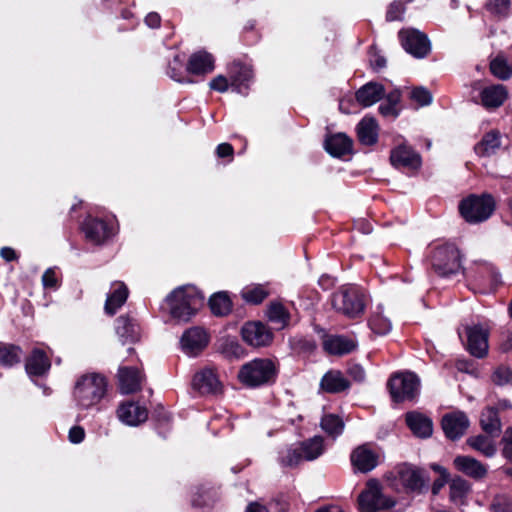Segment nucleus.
<instances>
[{
	"instance_id": "nucleus-3",
	"label": "nucleus",
	"mask_w": 512,
	"mask_h": 512,
	"mask_svg": "<svg viewBox=\"0 0 512 512\" xmlns=\"http://www.w3.org/2000/svg\"><path fill=\"white\" fill-rule=\"evenodd\" d=\"M277 372V367L272 360L256 358L240 368L238 378L245 386L255 388L274 383Z\"/></svg>"
},
{
	"instance_id": "nucleus-35",
	"label": "nucleus",
	"mask_w": 512,
	"mask_h": 512,
	"mask_svg": "<svg viewBox=\"0 0 512 512\" xmlns=\"http://www.w3.org/2000/svg\"><path fill=\"white\" fill-rule=\"evenodd\" d=\"M297 444L304 461H313L317 459L325 450L324 439L321 436H314Z\"/></svg>"
},
{
	"instance_id": "nucleus-48",
	"label": "nucleus",
	"mask_w": 512,
	"mask_h": 512,
	"mask_svg": "<svg viewBox=\"0 0 512 512\" xmlns=\"http://www.w3.org/2000/svg\"><path fill=\"white\" fill-rule=\"evenodd\" d=\"M490 509L492 512H512V497L505 493L495 495Z\"/></svg>"
},
{
	"instance_id": "nucleus-9",
	"label": "nucleus",
	"mask_w": 512,
	"mask_h": 512,
	"mask_svg": "<svg viewBox=\"0 0 512 512\" xmlns=\"http://www.w3.org/2000/svg\"><path fill=\"white\" fill-rule=\"evenodd\" d=\"M467 336L466 348L476 358H483L488 353L489 327L487 324L477 323L465 326Z\"/></svg>"
},
{
	"instance_id": "nucleus-43",
	"label": "nucleus",
	"mask_w": 512,
	"mask_h": 512,
	"mask_svg": "<svg viewBox=\"0 0 512 512\" xmlns=\"http://www.w3.org/2000/svg\"><path fill=\"white\" fill-rule=\"evenodd\" d=\"M185 71H187V66L185 67V56L175 54L168 64L167 75L177 82H184Z\"/></svg>"
},
{
	"instance_id": "nucleus-30",
	"label": "nucleus",
	"mask_w": 512,
	"mask_h": 512,
	"mask_svg": "<svg viewBox=\"0 0 512 512\" xmlns=\"http://www.w3.org/2000/svg\"><path fill=\"white\" fill-rule=\"evenodd\" d=\"M112 289V292L107 295L104 306L105 312L109 315H114L128 297V288L123 282L113 283Z\"/></svg>"
},
{
	"instance_id": "nucleus-37",
	"label": "nucleus",
	"mask_w": 512,
	"mask_h": 512,
	"mask_svg": "<svg viewBox=\"0 0 512 512\" xmlns=\"http://www.w3.org/2000/svg\"><path fill=\"white\" fill-rule=\"evenodd\" d=\"M493 438L494 437L490 435L472 436L467 439V444L474 450L480 452L485 457H492L497 451Z\"/></svg>"
},
{
	"instance_id": "nucleus-60",
	"label": "nucleus",
	"mask_w": 512,
	"mask_h": 512,
	"mask_svg": "<svg viewBox=\"0 0 512 512\" xmlns=\"http://www.w3.org/2000/svg\"><path fill=\"white\" fill-rule=\"evenodd\" d=\"M145 23L150 28H158L160 26V24H161V17L156 12H150L145 17Z\"/></svg>"
},
{
	"instance_id": "nucleus-39",
	"label": "nucleus",
	"mask_w": 512,
	"mask_h": 512,
	"mask_svg": "<svg viewBox=\"0 0 512 512\" xmlns=\"http://www.w3.org/2000/svg\"><path fill=\"white\" fill-rule=\"evenodd\" d=\"M304 461L298 444L282 449L279 452L278 462L282 467L294 468Z\"/></svg>"
},
{
	"instance_id": "nucleus-31",
	"label": "nucleus",
	"mask_w": 512,
	"mask_h": 512,
	"mask_svg": "<svg viewBox=\"0 0 512 512\" xmlns=\"http://www.w3.org/2000/svg\"><path fill=\"white\" fill-rule=\"evenodd\" d=\"M454 465L457 470L476 479L483 478L487 474L486 466L469 456H457L454 459Z\"/></svg>"
},
{
	"instance_id": "nucleus-64",
	"label": "nucleus",
	"mask_w": 512,
	"mask_h": 512,
	"mask_svg": "<svg viewBox=\"0 0 512 512\" xmlns=\"http://www.w3.org/2000/svg\"><path fill=\"white\" fill-rule=\"evenodd\" d=\"M245 512H268V510L263 505H260L257 502H252L247 506Z\"/></svg>"
},
{
	"instance_id": "nucleus-52",
	"label": "nucleus",
	"mask_w": 512,
	"mask_h": 512,
	"mask_svg": "<svg viewBox=\"0 0 512 512\" xmlns=\"http://www.w3.org/2000/svg\"><path fill=\"white\" fill-rule=\"evenodd\" d=\"M42 285L45 289H57L59 287L58 273L55 267L48 268L42 275Z\"/></svg>"
},
{
	"instance_id": "nucleus-63",
	"label": "nucleus",
	"mask_w": 512,
	"mask_h": 512,
	"mask_svg": "<svg viewBox=\"0 0 512 512\" xmlns=\"http://www.w3.org/2000/svg\"><path fill=\"white\" fill-rule=\"evenodd\" d=\"M371 65L375 70L382 69L386 66V59L383 56L376 55L374 59L371 60Z\"/></svg>"
},
{
	"instance_id": "nucleus-13",
	"label": "nucleus",
	"mask_w": 512,
	"mask_h": 512,
	"mask_svg": "<svg viewBox=\"0 0 512 512\" xmlns=\"http://www.w3.org/2000/svg\"><path fill=\"white\" fill-rule=\"evenodd\" d=\"M243 340L253 347L267 346L272 342L273 333L261 322H248L241 330Z\"/></svg>"
},
{
	"instance_id": "nucleus-27",
	"label": "nucleus",
	"mask_w": 512,
	"mask_h": 512,
	"mask_svg": "<svg viewBox=\"0 0 512 512\" xmlns=\"http://www.w3.org/2000/svg\"><path fill=\"white\" fill-rule=\"evenodd\" d=\"M384 93L385 88L382 84L368 82L357 90L355 97L359 104L369 107L381 100Z\"/></svg>"
},
{
	"instance_id": "nucleus-47",
	"label": "nucleus",
	"mask_w": 512,
	"mask_h": 512,
	"mask_svg": "<svg viewBox=\"0 0 512 512\" xmlns=\"http://www.w3.org/2000/svg\"><path fill=\"white\" fill-rule=\"evenodd\" d=\"M268 296V291L262 285L246 287L242 290L243 299L252 304L261 303Z\"/></svg>"
},
{
	"instance_id": "nucleus-54",
	"label": "nucleus",
	"mask_w": 512,
	"mask_h": 512,
	"mask_svg": "<svg viewBox=\"0 0 512 512\" xmlns=\"http://www.w3.org/2000/svg\"><path fill=\"white\" fill-rule=\"evenodd\" d=\"M209 86L212 90L224 93L231 86V83L229 84V80L225 76L218 75L210 81Z\"/></svg>"
},
{
	"instance_id": "nucleus-34",
	"label": "nucleus",
	"mask_w": 512,
	"mask_h": 512,
	"mask_svg": "<svg viewBox=\"0 0 512 512\" xmlns=\"http://www.w3.org/2000/svg\"><path fill=\"white\" fill-rule=\"evenodd\" d=\"M482 429L492 437H497L501 433V421L498 415V409L494 407L485 408L480 417Z\"/></svg>"
},
{
	"instance_id": "nucleus-41",
	"label": "nucleus",
	"mask_w": 512,
	"mask_h": 512,
	"mask_svg": "<svg viewBox=\"0 0 512 512\" xmlns=\"http://www.w3.org/2000/svg\"><path fill=\"white\" fill-rule=\"evenodd\" d=\"M209 306L214 315L224 316L231 311V301L224 292L215 293L209 300Z\"/></svg>"
},
{
	"instance_id": "nucleus-53",
	"label": "nucleus",
	"mask_w": 512,
	"mask_h": 512,
	"mask_svg": "<svg viewBox=\"0 0 512 512\" xmlns=\"http://www.w3.org/2000/svg\"><path fill=\"white\" fill-rule=\"evenodd\" d=\"M405 7L404 4L400 1H394L388 7L386 12L387 21H398L402 20V16L404 14Z\"/></svg>"
},
{
	"instance_id": "nucleus-28",
	"label": "nucleus",
	"mask_w": 512,
	"mask_h": 512,
	"mask_svg": "<svg viewBox=\"0 0 512 512\" xmlns=\"http://www.w3.org/2000/svg\"><path fill=\"white\" fill-rule=\"evenodd\" d=\"M353 141L346 134L338 133L325 140L326 151L334 157H343L352 152Z\"/></svg>"
},
{
	"instance_id": "nucleus-18",
	"label": "nucleus",
	"mask_w": 512,
	"mask_h": 512,
	"mask_svg": "<svg viewBox=\"0 0 512 512\" xmlns=\"http://www.w3.org/2000/svg\"><path fill=\"white\" fill-rule=\"evenodd\" d=\"M350 458L353 467L362 473H367L378 465V455L368 445L354 449Z\"/></svg>"
},
{
	"instance_id": "nucleus-6",
	"label": "nucleus",
	"mask_w": 512,
	"mask_h": 512,
	"mask_svg": "<svg viewBox=\"0 0 512 512\" xmlns=\"http://www.w3.org/2000/svg\"><path fill=\"white\" fill-rule=\"evenodd\" d=\"M396 502L383 494L378 480L370 479L358 497L360 512H380L394 507Z\"/></svg>"
},
{
	"instance_id": "nucleus-32",
	"label": "nucleus",
	"mask_w": 512,
	"mask_h": 512,
	"mask_svg": "<svg viewBox=\"0 0 512 512\" xmlns=\"http://www.w3.org/2000/svg\"><path fill=\"white\" fill-rule=\"evenodd\" d=\"M357 136L361 144L374 145L378 140V124L372 117H364L357 125Z\"/></svg>"
},
{
	"instance_id": "nucleus-55",
	"label": "nucleus",
	"mask_w": 512,
	"mask_h": 512,
	"mask_svg": "<svg viewBox=\"0 0 512 512\" xmlns=\"http://www.w3.org/2000/svg\"><path fill=\"white\" fill-rule=\"evenodd\" d=\"M503 456L512 462V428H508L503 436Z\"/></svg>"
},
{
	"instance_id": "nucleus-26",
	"label": "nucleus",
	"mask_w": 512,
	"mask_h": 512,
	"mask_svg": "<svg viewBox=\"0 0 512 512\" xmlns=\"http://www.w3.org/2000/svg\"><path fill=\"white\" fill-rule=\"evenodd\" d=\"M357 343L348 337L340 335L327 336L323 341L324 350L331 355H344L352 352Z\"/></svg>"
},
{
	"instance_id": "nucleus-33",
	"label": "nucleus",
	"mask_w": 512,
	"mask_h": 512,
	"mask_svg": "<svg viewBox=\"0 0 512 512\" xmlns=\"http://www.w3.org/2000/svg\"><path fill=\"white\" fill-rule=\"evenodd\" d=\"M213 69L212 55L202 51L192 54L187 64V71L196 75L210 73Z\"/></svg>"
},
{
	"instance_id": "nucleus-44",
	"label": "nucleus",
	"mask_w": 512,
	"mask_h": 512,
	"mask_svg": "<svg viewBox=\"0 0 512 512\" xmlns=\"http://www.w3.org/2000/svg\"><path fill=\"white\" fill-rule=\"evenodd\" d=\"M450 500L456 504H463L470 489L468 482L460 477L454 478L450 485Z\"/></svg>"
},
{
	"instance_id": "nucleus-57",
	"label": "nucleus",
	"mask_w": 512,
	"mask_h": 512,
	"mask_svg": "<svg viewBox=\"0 0 512 512\" xmlns=\"http://www.w3.org/2000/svg\"><path fill=\"white\" fill-rule=\"evenodd\" d=\"M233 153L234 149L229 143H221L216 148V154L219 158L230 157V160H232Z\"/></svg>"
},
{
	"instance_id": "nucleus-29",
	"label": "nucleus",
	"mask_w": 512,
	"mask_h": 512,
	"mask_svg": "<svg viewBox=\"0 0 512 512\" xmlns=\"http://www.w3.org/2000/svg\"><path fill=\"white\" fill-rule=\"evenodd\" d=\"M51 362L46 353L39 349H33L31 355L27 358L25 368L29 375L42 376L49 371Z\"/></svg>"
},
{
	"instance_id": "nucleus-40",
	"label": "nucleus",
	"mask_w": 512,
	"mask_h": 512,
	"mask_svg": "<svg viewBox=\"0 0 512 512\" xmlns=\"http://www.w3.org/2000/svg\"><path fill=\"white\" fill-rule=\"evenodd\" d=\"M320 426L329 436L336 438L342 434L345 424L343 419L336 414L323 415Z\"/></svg>"
},
{
	"instance_id": "nucleus-19",
	"label": "nucleus",
	"mask_w": 512,
	"mask_h": 512,
	"mask_svg": "<svg viewBox=\"0 0 512 512\" xmlns=\"http://www.w3.org/2000/svg\"><path fill=\"white\" fill-rule=\"evenodd\" d=\"M117 415L121 422L129 426H137L148 417L147 410L134 402L121 404L117 410Z\"/></svg>"
},
{
	"instance_id": "nucleus-25",
	"label": "nucleus",
	"mask_w": 512,
	"mask_h": 512,
	"mask_svg": "<svg viewBox=\"0 0 512 512\" xmlns=\"http://www.w3.org/2000/svg\"><path fill=\"white\" fill-rule=\"evenodd\" d=\"M508 97V90L502 84L490 85L480 92L481 104L487 109L500 107Z\"/></svg>"
},
{
	"instance_id": "nucleus-2",
	"label": "nucleus",
	"mask_w": 512,
	"mask_h": 512,
	"mask_svg": "<svg viewBox=\"0 0 512 512\" xmlns=\"http://www.w3.org/2000/svg\"><path fill=\"white\" fill-rule=\"evenodd\" d=\"M173 318L187 322L196 314L203 304V296L192 285L178 287L166 298Z\"/></svg>"
},
{
	"instance_id": "nucleus-23",
	"label": "nucleus",
	"mask_w": 512,
	"mask_h": 512,
	"mask_svg": "<svg viewBox=\"0 0 512 512\" xmlns=\"http://www.w3.org/2000/svg\"><path fill=\"white\" fill-rule=\"evenodd\" d=\"M397 478L407 491L420 492L424 487V479L419 470L409 465H401L397 469Z\"/></svg>"
},
{
	"instance_id": "nucleus-4",
	"label": "nucleus",
	"mask_w": 512,
	"mask_h": 512,
	"mask_svg": "<svg viewBox=\"0 0 512 512\" xmlns=\"http://www.w3.org/2000/svg\"><path fill=\"white\" fill-rule=\"evenodd\" d=\"M333 308L348 318L360 317L366 307V296L356 286H343L332 295Z\"/></svg>"
},
{
	"instance_id": "nucleus-59",
	"label": "nucleus",
	"mask_w": 512,
	"mask_h": 512,
	"mask_svg": "<svg viewBox=\"0 0 512 512\" xmlns=\"http://www.w3.org/2000/svg\"><path fill=\"white\" fill-rule=\"evenodd\" d=\"M348 373L357 382H362L365 379V371L360 365L351 366Z\"/></svg>"
},
{
	"instance_id": "nucleus-45",
	"label": "nucleus",
	"mask_w": 512,
	"mask_h": 512,
	"mask_svg": "<svg viewBox=\"0 0 512 512\" xmlns=\"http://www.w3.org/2000/svg\"><path fill=\"white\" fill-rule=\"evenodd\" d=\"M268 319L284 328L289 321V313L281 303H272L267 311Z\"/></svg>"
},
{
	"instance_id": "nucleus-16",
	"label": "nucleus",
	"mask_w": 512,
	"mask_h": 512,
	"mask_svg": "<svg viewBox=\"0 0 512 512\" xmlns=\"http://www.w3.org/2000/svg\"><path fill=\"white\" fill-rule=\"evenodd\" d=\"M85 237L95 245L103 244L113 235V229L104 220L88 217L82 226Z\"/></svg>"
},
{
	"instance_id": "nucleus-15",
	"label": "nucleus",
	"mask_w": 512,
	"mask_h": 512,
	"mask_svg": "<svg viewBox=\"0 0 512 512\" xmlns=\"http://www.w3.org/2000/svg\"><path fill=\"white\" fill-rule=\"evenodd\" d=\"M469 424L468 417L462 411L445 414L441 422L444 434L450 440L461 438L468 429Z\"/></svg>"
},
{
	"instance_id": "nucleus-10",
	"label": "nucleus",
	"mask_w": 512,
	"mask_h": 512,
	"mask_svg": "<svg viewBox=\"0 0 512 512\" xmlns=\"http://www.w3.org/2000/svg\"><path fill=\"white\" fill-rule=\"evenodd\" d=\"M399 38L405 51L415 58H424L430 51V41L426 34L416 29L399 32Z\"/></svg>"
},
{
	"instance_id": "nucleus-51",
	"label": "nucleus",
	"mask_w": 512,
	"mask_h": 512,
	"mask_svg": "<svg viewBox=\"0 0 512 512\" xmlns=\"http://www.w3.org/2000/svg\"><path fill=\"white\" fill-rule=\"evenodd\" d=\"M492 381L499 386L512 382V371L506 366H499L492 374Z\"/></svg>"
},
{
	"instance_id": "nucleus-56",
	"label": "nucleus",
	"mask_w": 512,
	"mask_h": 512,
	"mask_svg": "<svg viewBox=\"0 0 512 512\" xmlns=\"http://www.w3.org/2000/svg\"><path fill=\"white\" fill-rule=\"evenodd\" d=\"M68 438L71 443L79 444L85 438V431L81 426H73L69 430Z\"/></svg>"
},
{
	"instance_id": "nucleus-36",
	"label": "nucleus",
	"mask_w": 512,
	"mask_h": 512,
	"mask_svg": "<svg viewBox=\"0 0 512 512\" xmlns=\"http://www.w3.org/2000/svg\"><path fill=\"white\" fill-rule=\"evenodd\" d=\"M501 146V134L498 131L486 133L475 146V152L481 157H489L496 153Z\"/></svg>"
},
{
	"instance_id": "nucleus-46",
	"label": "nucleus",
	"mask_w": 512,
	"mask_h": 512,
	"mask_svg": "<svg viewBox=\"0 0 512 512\" xmlns=\"http://www.w3.org/2000/svg\"><path fill=\"white\" fill-rule=\"evenodd\" d=\"M490 70L495 77L501 80H507L512 75V65L509 66L506 59L500 56L491 61Z\"/></svg>"
},
{
	"instance_id": "nucleus-42",
	"label": "nucleus",
	"mask_w": 512,
	"mask_h": 512,
	"mask_svg": "<svg viewBox=\"0 0 512 512\" xmlns=\"http://www.w3.org/2000/svg\"><path fill=\"white\" fill-rule=\"evenodd\" d=\"M22 351L20 347L12 344L0 343V363L3 366L11 367L20 362Z\"/></svg>"
},
{
	"instance_id": "nucleus-7",
	"label": "nucleus",
	"mask_w": 512,
	"mask_h": 512,
	"mask_svg": "<svg viewBox=\"0 0 512 512\" xmlns=\"http://www.w3.org/2000/svg\"><path fill=\"white\" fill-rule=\"evenodd\" d=\"M431 263L440 276L456 274L461 270V255L454 244L436 246L431 255Z\"/></svg>"
},
{
	"instance_id": "nucleus-61",
	"label": "nucleus",
	"mask_w": 512,
	"mask_h": 512,
	"mask_svg": "<svg viewBox=\"0 0 512 512\" xmlns=\"http://www.w3.org/2000/svg\"><path fill=\"white\" fill-rule=\"evenodd\" d=\"M1 257L7 262H11L18 259L16 251L11 247H3L0 250Z\"/></svg>"
},
{
	"instance_id": "nucleus-49",
	"label": "nucleus",
	"mask_w": 512,
	"mask_h": 512,
	"mask_svg": "<svg viewBox=\"0 0 512 512\" xmlns=\"http://www.w3.org/2000/svg\"><path fill=\"white\" fill-rule=\"evenodd\" d=\"M510 5V0H488L485 7L491 14L505 17L509 14Z\"/></svg>"
},
{
	"instance_id": "nucleus-62",
	"label": "nucleus",
	"mask_w": 512,
	"mask_h": 512,
	"mask_svg": "<svg viewBox=\"0 0 512 512\" xmlns=\"http://www.w3.org/2000/svg\"><path fill=\"white\" fill-rule=\"evenodd\" d=\"M400 100H401V92L398 89L391 91L386 96V101L396 107L399 104Z\"/></svg>"
},
{
	"instance_id": "nucleus-11",
	"label": "nucleus",
	"mask_w": 512,
	"mask_h": 512,
	"mask_svg": "<svg viewBox=\"0 0 512 512\" xmlns=\"http://www.w3.org/2000/svg\"><path fill=\"white\" fill-rule=\"evenodd\" d=\"M192 386L202 395H217L223 386L215 369L205 367L195 373Z\"/></svg>"
},
{
	"instance_id": "nucleus-21",
	"label": "nucleus",
	"mask_w": 512,
	"mask_h": 512,
	"mask_svg": "<svg viewBox=\"0 0 512 512\" xmlns=\"http://www.w3.org/2000/svg\"><path fill=\"white\" fill-rule=\"evenodd\" d=\"M115 330L122 343H134L140 338V328L136 321L128 315L116 319Z\"/></svg>"
},
{
	"instance_id": "nucleus-5",
	"label": "nucleus",
	"mask_w": 512,
	"mask_h": 512,
	"mask_svg": "<svg viewBox=\"0 0 512 512\" xmlns=\"http://www.w3.org/2000/svg\"><path fill=\"white\" fill-rule=\"evenodd\" d=\"M495 210V200L490 194L470 195L459 204L462 217L469 223L487 220Z\"/></svg>"
},
{
	"instance_id": "nucleus-1",
	"label": "nucleus",
	"mask_w": 512,
	"mask_h": 512,
	"mask_svg": "<svg viewBox=\"0 0 512 512\" xmlns=\"http://www.w3.org/2000/svg\"><path fill=\"white\" fill-rule=\"evenodd\" d=\"M108 382L99 373L80 376L74 386L73 397L80 409H91L98 405L107 392Z\"/></svg>"
},
{
	"instance_id": "nucleus-17",
	"label": "nucleus",
	"mask_w": 512,
	"mask_h": 512,
	"mask_svg": "<svg viewBox=\"0 0 512 512\" xmlns=\"http://www.w3.org/2000/svg\"><path fill=\"white\" fill-rule=\"evenodd\" d=\"M390 161L396 168L415 170L421 166L419 154L405 145H400L391 151Z\"/></svg>"
},
{
	"instance_id": "nucleus-50",
	"label": "nucleus",
	"mask_w": 512,
	"mask_h": 512,
	"mask_svg": "<svg viewBox=\"0 0 512 512\" xmlns=\"http://www.w3.org/2000/svg\"><path fill=\"white\" fill-rule=\"evenodd\" d=\"M410 98L418 106H427L432 102V94L430 91L422 86L415 87L410 92Z\"/></svg>"
},
{
	"instance_id": "nucleus-8",
	"label": "nucleus",
	"mask_w": 512,
	"mask_h": 512,
	"mask_svg": "<svg viewBox=\"0 0 512 512\" xmlns=\"http://www.w3.org/2000/svg\"><path fill=\"white\" fill-rule=\"evenodd\" d=\"M419 378L411 372L395 373L388 381V388L395 402L414 399L419 392Z\"/></svg>"
},
{
	"instance_id": "nucleus-58",
	"label": "nucleus",
	"mask_w": 512,
	"mask_h": 512,
	"mask_svg": "<svg viewBox=\"0 0 512 512\" xmlns=\"http://www.w3.org/2000/svg\"><path fill=\"white\" fill-rule=\"evenodd\" d=\"M379 112L383 116H391L394 118H396L399 114L397 107L392 105L391 103H388L387 101L379 106Z\"/></svg>"
},
{
	"instance_id": "nucleus-24",
	"label": "nucleus",
	"mask_w": 512,
	"mask_h": 512,
	"mask_svg": "<svg viewBox=\"0 0 512 512\" xmlns=\"http://www.w3.org/2000/svg\"><path fill=\"white\" fill-rule=\"evenodd\" d=\"M406 424L417 437L427 438L432 435V420L420 412H408L406 414Z\"/></svg>"
},
{
	"instance_id": "nucleus-38",
	"label": "nucleus",
	"mask_w": 512,
	"mask_h": 512,
	"mask_svg": "<svg viewBox=\"0 0 512 512\" xmlns=\"http://www.w3.org/2000/svg\"><path fill=\"white\" fill-rule=\"evenodd\" d=\"M370 329L377 335H386L390 332L392 325L388 318L383 316V307L378 305L368 320Z\"/></svg>"
},
{
	"instance_id": "nucleus-14",
	"label": "nucleus",
	"mask_w": 512,
	"mask_h": 512,
	"mask_svg": "<svg viewBox=\"0 0 512 512\" xmlns=\"http://www.w3.org/2000/svg\"><path fill=\"white\" fill-rule=\"evenodd\" d=\"M228 73L232 89L237 93L247 94L249 84L254 77L251 65L234 61L229 65Z\"/></svg>"
},
{
	"instance_id": "nucleus-12",
	"label": "nucleus",
	"mask_w": 512,
	"mask_h": 512,
	"mask_svg": "<svg viewBox=\"0 0 512 512\" xmlns=\"http://www.w3.org/2000/svg\"><path fill=\"white\" fill-rule=\"evenodd\" d=\"M208 342L207 332L200 327L189 328L180 339L182 351L190 357L199 355L208 345Z\"/></svg>"
},
{
	"instance_id": "nucleus-22",
	"label": "nucleus",
	"mask_w": 512,
	"mask_h": 512,
	"mask_svg": "<svg viewBox=\"0 0 512 512\" xmlns=\"http://www.w3.org/2000/svg\"><path fill=\"white\" fill-rule=\"evenodd\" d=\"M320 388L330 394L342 393L350 388V381L341 371L329 370L323 375Z\"/></svg>"
},
{
	"instance_id": "nucleus-20",
	"label": "nucleus",
	"mask_w": 512,
	"mask_h": 512,
	"mask_svg": "<svg viewBox=\"0 0 512 512\" xmlns=\"http://www.w3.org/2000/svg\"><path fill=\"white\" fill-rule=\"evenodd\" d=\"M119 387L123 394H131L141 389L143 375L137 368L120 367Z\"/></svg>"
}]
</instances>
